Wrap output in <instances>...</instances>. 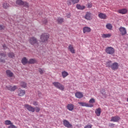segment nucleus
I'll use <instances>...</instances> for the list:
<instances>
[{"label":"nucleus","instance_id":"1","mask_svg":"<svg viewBox=\"0 0 128 128\" xmlns=\"http://www.w3.org/2000/svg\"><path fill=\"white\" fill-rule=\"evenodd\" d=\"M25 108H26L29 112H40V108L38 106H36V108L32 107V106L28 104H26L24 105Z\"/></svg>","mask_w":128,"mask_h":128},{"label":"nucleus","instance_id":"2","mask_svg":"<svg viewBox=\"0 0 128 128\" xmlns=\"http://www.w3.org/2000/svg\"><path fill=\"white\" fill-rule=\"evenodd\" d=\"M106 66L107 68H110L112 70H118V63L114 62L113 64H112V61H109L106 63Z\"/></svg>","mask_w":128,"mask_h":128},{"label":"nucleus","instance_id":"3","mask_svg":"<svg viewBox=\"0 0 128 128\" xmlns=\"http://www.w3.org/2000/svg\"><path fill=\"white\" fill-rule=\"evenodd\" d=\"M29 42L32 46H34L35 48L38 46V39L34 36L31 37L29 39Z\"/></svg>","mask_w":128,"mask_h":128},{"label":"nucleus","instance_id":"4","mask_svg":"<svg viewBox=\"0 0 128 128\" xmlns=\"http://www.w3.org/2000/svg\"><path fill=\"white\" fill-rule=\"evenodd\" d=\"M48 38H50V34L48 33H44L40 36V41L42 42H46Z\"/></svg>","mask_w":128,"mask_h":128},{"label":"nucleus","instance_id":"5","mask_svg":"<svg viewBox=\"0 0 128 128\" xmlns=\"http://www.w3.org/2000/svg\"><path fill=\"white\" fill-rule=\"evenodd\" d=\"M52 84L55 88H58V90H64V86L60 83V82H54Z\"/></svg>","mask_w":128,"mask_h":128},{"label":"nucleus","instance_id":"6","mask_svg":"<svg viewBox=\"0 0 128 128\" xmlns=\"http://www.w3.org/2000/svg\"><path fill=\"white\" fill-rule=\"evenodd\" d=\"M105 52L108 54H114L116 52L114 48L112 46L107 47L105 50Z\"/></svg>","mask_w":128,"mask_h":128},{"label":"nucleus","instance_id":"7","mask_svg":"<svg viewBox=\"0 0 128 128\" xmlns=\"http://www.w3.org/2000/svg\"><path fill=\"white\" fill-rule=\"evenodd\" d=\"M78 104H80L81 106H86V108H94V104H88L84 102H78Z\"/></svg>","mask_w":128,"mask_h":128},{"label":"nucleus","instance_id":"8","mask_svg":"<svg viewBox=\"0 0 128 128\" xmlns=\"http://www.w3.org/2000/svg\"><path fill=\"white\" fill-rule=\"evenodd\" d=\"M63 124L64 126H66V128H72V124L70 123V122H68L66 120H63Z\"/></svg>","mask_w":128,"mask_h":128},{"label":"nucleus","instance_id":"9","mask_svg":"<svg viewBox=\"0 0 128 128\" xmlns=\"http://www.w3.org/2000/svg\"><path fill=\"white\" fill-rule=\"evenodd\" d=\"M120 120V117L118 116H113L111 118L110 122H118Z\"/></svg>","mask_w":128,"mask_h":128},{"label":"nucleus","instance_id":"10","mask_svg":"<svg viewBox=\"0 0 128 128\" xmlns=\"http://www.w3.org/2000/svg\"><path fill=\"white\" fill-rule=\"evenodd\" d=\"M119 31L120 32V34H122V36H126V34L127 33L126 29L122 26H120L119 28Z\"/></svg>","mask_w":128,"mask_h":128},{"label":"nucleus","instance_id":"11","mask_svg":"<svg viewBox=\"0 0 128 128\" xmlns=\"http://www.w3.org/2000/svg\"><path fill=\"white\" fill-rule=\"evenodd\" d=\"M84 18L85 20H92V13L87 12L84 16Z\"/></svg>","mask_w":128,"mask_h":128},{"label":"nucleus","instance_id":"12","mask_svg":"<svg viewBox=\"0 0 128 128\" xmlns=\"http://www.w3.org/2000/svg\"><path fill=\"white\" fill-rule=\"evenodd\" d=\"M117 12L118 14H128V9L126 8H122L118 10Z\"/></svg>","mask_w":128,"mask_h":128},{"label":"nucleus","instance_id":"13","mask_svg":"<svg viewBox=\"0 0 128 128\" xmlns=\"http://www.w3.org/2000/svg\"><path fill=\"white\" fill-rule=\"evenodd\" d=\"M98 16L101 20H106V18H108V16H106V14L104 13H100L98 14Z\"/></svg>","mask_w":128,"mask_h":128},{"label":"nucleus","instance_id":"14","mask_svg":"<svg viewBox=\"0 0 128 128\" xmlns=\"http://www.w3.org/2000/svg\"><path fill=\"white\" fill-rule=\"evenodd\" d=\"M68 50L72 54H76V50L74 48V45L70 44L68 46Z\"/></svg>","mask_w":128,"mask_h":128},{"label":"nucleus","instance_id":"15","mask_svg":"<svg viewBox=\"0 0 128 128\" xmlns=\"http://www.w3.org/2000/svg\"><path fill=\"white\" fill-rule=\"evenodd\" d=\"M6 88L8 90H10V92H14L16 88H18V86H8L6 87Z\"/></svg>","mask_w":128,"mask_h":128},{"label":"nucleus","instance_id":"16","mask_svg":"<svg viewBox=\"0 0 128 128\" xmlns=\"http://www.w3.org/2000/svg\"><path fill=\"white\" fill-rule=\"evenodd\" d=\"M75 96L77 98H84V94L82 92H77L75 94Z\"/></svg>","mask_w":128,"mask_h":128},{"label":"nucleus","instance_id":"17","mask_svg":"<svg viewBox=\"0 0 128 128\" xmlns=\"http://www.w3.org/2000/svg\"><path fill=\"white\" fill-rule=\"evenodd\" d=\"M92 28L88 26H84L83 28V34H86V32H90Z\"/></svg>","mask_w":128,"mask_h":128},{"label":"nucleus","instance_id":"18","mask_svg":"<svg viewBox=\"0 0 128 128\" xmlns=\"http://www.w3.org/2000/svg\"><path fill=\"white\" fill-rule=\"evenodd\" d=\"M66 108L68 110L72 112L74 108V104H68Z\"/></svg>","mask_w":128,"mask_h":128},{"label":"nucleus","instance_id":"19","mask_svg":"<svg viewBox=\"0 0 128 128\" xmlns=\"http://www.w3.org/2000/svg\"><path fill=\"white\" fill-rule=\"evenodd\" d=\"M6 74L8 78H12L14 76V73L10 70H6Z\"/></svg>","mask_w":128,"mask_h":128},{"label":"nucleus","instance_id":"20","mask_svg":"<svg viewBox=\"0 0 128 128\" xmlns=\"http://www.w3.org/2000/svg\"><path fill=\"white\" fill-rule=\"evenodd\" d=\"M24 94H26V91L22 90V89H19L18 96H24Z\"/></svg>","mask_w":128,"mask_h":128},{"label":"nucleus","instance_id":"21","mask_svg":"<svg viewBox=\"0 0 128 128\" xmlns=\"http://www.w3.org/2000/svg\"><path fill=\"white\" fill-rule=\"evenodd\" d=\"M22 63L24 66H26V64H28V59L26 57H24L22 60Z\"/></svg>","mask_w":128,"mask_h":128},{"label":"nucleus","instance_id":"22","mask_svg":"<svg viewBox=\"0 0 128 128\" xmlns=\"http://www.w3.org/2000/svg\"><path fill=\"white\" fill-rule=\"evenodd\" d=\"M76 8H78V10H84V8H86V6H84V5H80V4H78L76 6Z\"/></svg>","mask_w":128,"mask_h":128},{"label":"nucleus","instance_id":"23","mask_svg":"<svg viewBox=\"0 0 128 128\" xmlns=\"http://www.w3.org/2000/svg\"><path fill=\"white\" fill-rule=\"evenodd\" d=\"M101 111L102 109H100V108H98L95 110V114L98 116H100V112H102Z\"/></svg>","mask_w":128,"mask_h":128},{"label":"nucleus","instance_id":"24","mask_svg":"<svg viewBox=\"0 0 128 128\" xmlns=\"http://www.w3.org/2000/svg\"><path fill=\"white\" fill-rule=\"evenodd\" d=\"M36 63V60L34 58L30 59L28 61V64H32Z\"/></svg>","mask_w":128,"mask_h":128},{"label":"nucleus","instance_id":"25","mask_svg":"<svg viewBox=\"0 0 128 128\" xmlns=\"http://www.w3.org/2000/svg\"><path fill=\"white\" fill-rule=\"evenodd\" d=\"M112 36V34H102V38H110Z\"/></svg>","mask_w":128,"mask_h":128},{"label":"nucleus","instance_id":"26","mask_svg":"<svg viewBox=\"0 0 128 128\" xmlns=\"http://www.w3.org/2000/svg\"><path fill=\"white\" fill-rule=\"evenodd\" d=\"M3 8H5L6 10V8H10V4H8L6 2H4L2 4Z\"/></svg>","mask_w":128,"mask_h":128},{"label":"nucleus","instance_id":"27","mask_svg":"<svg viewBox=\"0 0 128 128\" xmlns=\"http://www.w3.org/2000/svg\"><path fill=\"white\" fill-rule=\"evenodd\" d=\"M62 76L63 78H66V76H68V73L66 71L62 72Z\"/></svg>","mask_w":128,"mask_h":128},{"label":"nucleus","instance_id":"28","mask_svg":"<svg viewBox=\"0 0 128 128\" xmlns=\"http://www.w3.org/2000/svg\"><path fill=\"white\" fill-rule=\"evenodd\" d=\"M12 122L10 120H6L4 121L5 126H10Z\"/></svg>","mask_w":128,"mask_h":128},{"label":"nucleus","instance_id":"29","mask_svg":"<svg viewBox=\"0 0 128 128\" xmlns=\"http://www.w3.org/2000/svg\"><path fill=\"white\" fill-rule=\"evenodd\" d=\"M16 4H18V6H23L24 5V2L22 0H17L16 1Z\"/></svg>","mask_w":128,"mask_h":128},{"label":"nucleus","instance_id":"30","mask_svg":"<svg viewBox=\"0 0 128 128\" xmlns=\"http://www.w3.org/2000/svg\"><path fill=\"white\" fill-rule=\"evenodd\" d=\"M8 58H14V52H9L8 54Z\"/></svg>","mask_w":128,"mask_h":128},{"label":"nucleus","instance_id":"31","mask_svg":"<svg viewBox=\"0 0 128 128\" xmlns=\"http://www.w3.org/2000/svg\"><path fill=\"white\" fill-rule=\"evenodd\" d=\"M20 86H22V88H26V83L24 82H21Z\"/></svg>","mask_w":128,"mask_h":128},{"label":"nucleus","instance_id":"32","mask_svg":"<svg viewBox=\"0 0 128 128\" xmlns=\"http://www.w3.org/2000/svg\"><path fill=\"white\" fill-rule=\"evenodd\" d=\"M57 22L58 24H62V22H64V18H58L57 20Z\"/></svg>","mask_w":128,"mask_h":128},{"label":"nucleus","instance_id":"33","mask_svg":"<svg viewBox=\"0 0 128 128\" xmlns=\"http://www.w3.org/2000/svg\"><path fill=\"white\" fill-rule=\"evenodd\" d=\"M106 28L108 30H112V26L110 24H108L106 25Z\"/></svg>","mask_w":128,"mask_h":128},{"label":"nucleus","instance_id":"34","mask_svg":"<svg viewBox=\"0 0 128 128\" xmlns=\"http://www.w3.org/2000/svg\"><path fill=\"white\" fill-rule=\"evenodd\" d=\"M94 102H96V100L94 98H92L89 100V104H94Z\"/></svg>","mask_w":128,"mask_h":128},{"label":"nucleus","instance_id":"35","mask_svg":"<svg viewBox=\"0 0 128 128\" xmlns=\"http://www.w3.org/2000/svg\"><path fill=\"white\" fill-rule=\"evenodd\" d=\"M0 56L6 58V52H1L0 53Z\"/></svg>","mask_w":128,"mask_h":128},{"label":"nucleus","instance_id":"36","mask_svg":"<svg viewBox=\"0 0 128 128\" xmlns=\"http://www.w3.org/2000/svg\"><path fill=\"white\" fill-rule=\"evenodd\" d=\"M80 2V0H72V2L73 4H78Z\"/></svg>","mask_w":128,"mask_h":128},{"label":"nucleus","instance_id":"37","mask_svg":"<svg viewBox=\"0 0 128 128\" xmlns=\"http://www.w3.org/2000/svg\"><path fill=\"white\" fill-rule=\"evenodd\" d=\"M24 6H25V8H28V3L26 2H24L23 5Z\"/></svg>","mask_w":128,"mask_h":128},{"label":"nucleus","instance_id":"38","mask_svg":"<svg viewBox=\"0 0 128 128\" xmlns=\"http://www.w3.org/2000/svg\"><path fill=\"white\" fill-rule=\"evenodd\" d=\"M32 104L35 106H38V102L36 101H34L33 102Z\"/></svg>","mask_w":128,"mask_h":128},{"label":"nucleus","instance_id":"39","mask_svg":"<svg viewBox=\"0 0 128 128\" xmlns=\"http://www.w3.org/2000/svg\"><path fill=\"white\" fill-rule=\"evenodd\" d=\"M38 72H40V74H44V70L42 68H40Z\"/></svg>","mask_w":128,"mask_h":128},{"label":"nucleus","instance_id":"40","mask_svg":"<svg viewBox=\"0 0 128 128\" xmlns=\"http://www.w3.org/2000/svg\"><path fill=\"white\" fill-rule=\"evenodd\" d=\"M108 126H110V128H114V124H110Z\"/></svg>","mask_w":128,"mask_h":128},{"label":"nucleus","instance_id":"41","mask_svg":"<svg viewBox=\"0 0 128 128\" xmlns=\"http://www.w3.org/2000/svg\"><path fill=\"white\" fill-rule=\"evenodd\" d=\"M4 30V26L0 25V30Z\"/></svg>","mask_w":128,"mask_h":128},{"label":"nucleus","instance_id":"42","mask_svg":"<svg viewBox=\"0 0 128 128\" xmlns=\"http://www.w3.org/2000/svg\"><path fill=\"white\" fill-rule=\"evenodd\" d=\"M0 62H6V60L4 59L0 58Z\"/></svg>","mask_w":128,"mask_h":128},{"label":"nucleus","instance_id":"43","mask_svg":"<svg viewBox=\"0 0 128 128\" xmlns=\"http://www.w3.org/2000/svg\"><path fill=\"white\" fill-rule=\"evenodd\" d=\"M92 4H90V3L88 4V8H92Z\"/></svg>","mask_w":128,"mask_h":128},{"label":"nucleus","instance_id":"44","mask_svg":"<svg viewBox=\"0 0 128 128\" xmlns=\"http://www.w3.org/2000/svg\"><path fill=\"white\" fill-rule=\"evenodd\" d=\"M67 4H68L69 6H70V4H72V2H70V0H68L67 2Z\"/></svg>","mask_w":128,"mask_h":128},{"label":"nucleus","instance_id":"45","mask_svg":"<svg viewBox=\"0 0 128 128\" xmlns=\"http://www.w3.org/2000/svg\"><path fill=\"white\" fill-rule=\"evenodd\" d=\"M84 128H92V126L90 125H88L85 126Z\"/></svg>","mask_w":128,"mask_h":128},{"label":"nucleus","instance_id":"46","mask_svg":"<svg viewBox=\"0 0 128 128\" xmlns=\"http://www.w3.org/2000/svg\"><path fill=\"white\" fill-rule=\"evenodd\" d=\"M3 48H4V50H6L8 48V47H6V44H4L2 46Z\"/></svg>","mask_w":128,"mask_h":128},{"label":"nucleus","instance_id":"47","mask_svg":"<svg viewBox=\"0 0 128 128\" xmlns=\"http://www.w3.org/2000/svg\"><path fill=\"white\" fill-rule=\"evenodd\" d=\"M66 17L68 18H70V13H68L66 14Z\"/></svg>","mask_w":128,"mask_h":128},{"label":"nucleus","instance_id":"48","mask_svg":"<svg viewBox=\"0 0 128 128\" xmlns=\"http://www.w3.org/2000/svg\"><path fill=\"white\" fill-rule=\"evenodd\" d=\"M44 24H48V20H44L43 21Z\"/></svg>","mask_w":128,"mask_h":128},{"label":"nucleus","instance_id":"49","mask_svg":"<svg viewBox=\"0 0 128 128\" xmlns=\"http://www.w3.org/2000/svg\"><path fill=\"white\" fill-rule=\"evenodd\" d=\"M127 102H128V98H127Z\"/></svg>","mask_w":128,"mask_h":128}]
</instances>
